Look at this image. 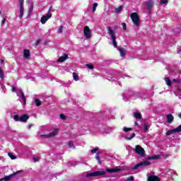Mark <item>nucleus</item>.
Returning <instances> with one entry per match:
<instances>
[{"label": "nucleus", "instance_id": "nucleus-1", "mask_svg": "<svg viewBox=\"0 0 181 181\" xmlns=\"http://www.w3.org/2000/svg\"><path fill=\"white\" fill-rule=\"evenodd\" d=\"M107 30L110 33V37L112 40V45L114 47H118V45L117 44V36L115 35V33L114 32V30H112V28L111 27H107Z\"/></svg>", "mask_w": 181, "mask_h": 181}, {"label": "nucleus", "instance_id": "nucleus-2", "mask_svg": "<svg viewBox=\"0 0 181 181\" xmlns=\"http://www.w3.org/2000/svg\"><path fill=\"white\" fill-rule=\"evenodd\" d=\"M130 18L133 23H134V25L138 28L139 26V24L141 23V19L139 18V16H138V13H132L130 14Z\"/></svg>", "mask_w": 181, "mask_h": 181}, {"label": "nucleus", "instance_id": "nucleus-3", "mask_svg": "<svg viewBox=\"0 0 181 181\" xmlns=\"http://www.w3.org/2000/svg\"><path fill=\"white\" fill-rule=\"evenodd\" d=\"M135 153H137V155H139V156L144 157L146 156V153H145V149L141 146V145H136L135 149H134Z\"/></svg>", "mask_w": 181, "mask_h": 181}, {"label": "nucleus", "instance_id": "nucleus-4", "mask_svg": "<svg viewBox=\"0 0 181 181\" xmlns=\"http://www.w3.org/2000/svg\"><path fill=\"white\" fill-rule=\"evenodd\" d=\"M98 151H100V148L98 147H95L91 150V153L92 155L95 153V158L96 160L98 161L99 165H101L102 162L101 160H100V152H98Z\"/></svg>", "mask_w": 181, "mask_h": 181}, {"label": "nucleus", "instance_id": "nucleus-5", "mask_svg": "<svg viewBox=\"0 0 181 181\" xmlns=\"http://www.w3.org/2000/svg\"><path fill=\"white\" fill-rule=\"evenodd\" d=\"M151 165V162L148 160H144L143 162L137 163L135 166L133 167V170H136V169H139V168H141L142 166H149Z\"/></svg>", "mask_w": 181, "mask_h": 181}, {"label": "nucleus", "instance_id": "nucleus-6", "mask_svg": "<svg viewBox=\"0 0 181 181\" xmlns=\"http://www.w3.org/2000/svg\"><path fill=\"white\" fill-rule=\"evenodd\" d=\"M57 132H59V129H54V131H52L49 134H43L41 135L42 138H52V136H55V135H57Z\"/></svg>", "mask_w": 181, "mask_h": 181}, {"label": "nucleus", "instance_id": "nucleus-7", "mask_svg": "<svg viewBox=\"0 0 181 181\" xmlns=\"http://www.w3.org/2000/svg\"><path fill=\"white\" fill-rule=\"evenodd\" d=\"M176 132H181V124L174 129L168 130L165 133V135L167 136L173 135V134H176Z\"/></svg>", "mask_w": 181, "mask_h": 181}, {"label": "nucleus", "instance_id": "nucleus-8", "mask_svg": "<svg viewBox=\"0 0 181 181\" xmlns=\"http://www.w3.org/2000/svg\"><path fill=\"white\" fill-rule=\"evenodd\" d=\"M23 172L22 170L17 171L16 173L11 174L8 176L4 177V178L0 179V181H9L13 176H16V175H18V173H21Z\"/></svg>", "mask_w": 181, "mask_h": 181}, {"label": "nucleus", "instance_id": "nucleus-9", "mask_svg": "<svg viewBox=\"0 0 181 181\" xmlns=\"http://www.w3.org/2000/svg\"><path fill=\"white\" fill-rule=\"evenodd\" d=\"M25 2V0H18V3L20 5V15H19V19H22L23 17V4Z\"/></svg>", "mask_w": 181, "mask_h": 181}, {"label": "nucleus", "instance_id": "nucleus-10", "mask_svg": "<svg viewBox=\"0 0 181 181\" xmlns=\"http://www.w3.org/2000/svg\"><path fill=\"white\" fill-rule=\"evenodd\" d=\"M83 35L86 39H90L91 37V31L90 30V28H88V26H86L84 28Z\"/></svg>", "mask_w": 181, "mask_h": 181}, {"label": "nucleus", "instance_id": "nucleus-11", "mask_svg": "<svg viewBox=\"0 0 181 181\" xmlns=\"http://www.w3.org/2000/svg\"><path fill=\"white\" fill-rule=\"evenodd\" d=\"M50 18H52V13H48L47 14V16H43L41 18V23L42 25H45V23H46V22H47V21H49V19H50Z\"/></svg>", "mask_w": 181, "mask_h": 181}, {"label": "nucleus", "instance_id": "nucleus-12", "mask_svg": "<svg viewBox=\"0 0 181 181\" xmlns=\"http://www.w3.org/2000/svg\"><path fill=\"white\" fill-rule=\"evenodd\" d=\"M105 175V171H95L91 173L92 177H97L98 176H104Z\"/></svg>", "mask_w": 181, "mask_h": 181}, {"label": "nucleus", "instance_id": "nucleus-13", "mask_svg": "<svg viewBox=\"0 0 181 181\" xmlns=\"http://www.w3.org/2000/svg\"><path fill=\"white\" fill-rule=\"evenodd\" d=\"M153 5H155V3L152 0H148L146 3V6L148 11H151L153 8Z\"/></svg>", "mask_w": 181, "mask_h": 181}, {"label": "nucleus", "instance_id": "nucleus-14", "mask_svg": "<svg viewBox=\"0 0 181 181\" xmlns=\"http://www.w3.org/2000/svg\"><path fill=\"white\" fill-rule=\"evenodd\" d=\"M67 59H69V55L67 54H64L63 56L59 57L57 62H58V63H63V62H66Z\"/></svg>", "mask_w": 181, "mask_h": 181}, {"label": "nucleus", "instance_id": "nucleus-15", "mask_svg": "<svg viewBox=\"0 0 181 181\" xmlns=\"http://www.w3.org/2000/svg\"><path fill=\"white\" fill-rule=\"evenodd\" d=\"M30 118V116L26 115V114H23L20 116V122H26L28 119Z\"/></svg>", "mask_w": 181, "mask_h": 181}, {"label": "nucleus", "instance_id": "nucleus-16", "mask_svg": "<svg viewBox=\"0 0 181 181\" xmlns=\"http://www.w3.org/2000/svg\"><path fill=\"white\" fill-rule=\"evenodd\" d=\"M147 181H160V178L157 175H151L148 177Z\"/></svg>", "mask_w": 181, "mask_h": 181}, {"label": "nucleus", "instance_id": "nucleus-17", "mask_svg": "<svg viewBox=\"0 0 181 181\" xmlns=\"http://www.w3.org/2000/svg\"><path fill=\"white\" fill-rule=\"evenodd\" d=\"M106 170L108 172V173H117L118 172H121V169L117 168H107Z\"/></svg>", "mask_w": 181, "mask_h": 181}, {"label": "nucleus", "instance_id": "nucleus-18", "mask_svg": "<svg viewBox=\"0 0 181 181\" xmlns=\"http://www.w3.org/2000/svg\"><path fill=\"white\" fill-rule=\"evenodd\" d=\"M167 122H168V124H172V122H173V119H175V117H173V115L172 114H168L167 115Z\"/></svg>", "mask_w": 181, "mask_h": 181}, {"label": "nucleus", "instance_id": "nucleus-19", "mask_svg": "<svg viewBox=\"0 0 181 181\" xmlns=\"http://www.w3.org/2000/svg\"><path fill=\"white\" fill-rule=\"evenodd\" d=\"M23 57L25 59H30V51L29 49H24Z\"/></svg>", "mask_w": 181, "mask_h": 181}, {"label": "nucleus", "instance_id": "nucleus-20", "mask_svg": "<svg viewBox=\"0 0 181 181\" xmlns=\"http://www.w3.org/2000/svg\"><path fill=\"white\" fill-rule=\"evenodd\" d=\"M119 52L120 53L121 57H124L125 56V54H127V51L124 48H120L119 49Z\"/></svg>", "mask_w": 181, "mask_h": 181}, {"label": "nucleus", "instance_id": "nucleus-21", "mask_svg": "<svg viewBox=\"0 0 181 181\" xmlns=\"http://www.w3.org/2000/svg\"><path fill=\"white\" fill-rule=\"evenodd\" d=\"M134 115L136 119H141V118H142V115L139 112H134Z\"/></svg>", "mask_w": 181, "mask_h": 181}, {"label": "nucleus", "instance_id": "nucleus-22", "mask_svg": "<svg viewBox=\"0 0 181 181\" xmlns=\"http://www.w3.org/2000/svg\"><path fill=\"white\" fill-rule=\"evenodd\" d=\"M165 81L168 87H172V81L169 78H165Z\"/></svg>", "mask_w": 181, "mask_h": 181}, {"label": "nucleus", "instance_id": "nucleus-23", "mask_svg": "<svg viewBox=\"0 0 181 181\" xmlns=\"http://www.w3.org/2000/svg\"><path fill=\"white\" fill-rule=\"evenodd\" d=\"M20 93L21 94V98H22L24 104H26V98L25 97V94L23 93V90H22V89H20Z\"/></svg>", "mask_w": 181, "mask_h": 181}, {"label": "nucleus", "instance_id": "nucleus-24", "mask_svg": "<svg viewBox=\"0 0 181 181\" xmlns=\"http://www.w3.org/2000/svg\"><path fill=\"white\" fill-rule=\"evenodd\" d=\"M73 77L75 81H78L80 80V78L78 77V74H77V73L74 72Z\"/></svg>", "mask_w": 181, "mask_h": 181}, {"label": "nucleus", "instance_id": "nucleus-25", "mask_svg": "<svg viewBox=\"0 0 181 181\" xmlns=\"http://www.w3.org/2000/svg\"><path fill=\"white\" fill-rule=\"evenodd\" d=\"M0 78H1V80H4L5 78V74H4V71L1 67H0Z\"/></svg>", "mask_w": 181, "mask_h": 181}, {"label": "nucleus", "instance_id": "nucleus-26", "mask_svg": "<svg viewBox=\"0 0 181 181\" xmlns=\"http://www.w3.org/2000/svg\"><path fill=\"white\" fill-rule=\"evenodd\" d=\"M122 6H119L118 8H115V13H121V12L122 11Z\"/></svg>", "mask_w": 181, "mask_h": 181}, {"label": "nucleus", "instance_id": "nucleus-27", "mask_svg": "<svg viewBox=\"0 0 181 181\" xmlns=\"http://www.w3.org/2000/svg\"><path fill=\"white\" fill-rule=\"evenodd\" d=\"M35 105H37V107H40L42 105V102H40V100L37 98L35 99Z\"/></svg>", "mask_w": 181, "mask_h": 181}, {"label": "nucleus", "instance_id": "nucleus-28", "mask_svg": "<svg viewBox=\"0 0 181 181\" xmlns=\"http://www.w3.org/2000/svg\"><path fill=\"white\" fill-rule=\"evenodd\" d=\"M135 136H136V134L135 133H132L130 137H125V139H127V141H131L132 139H133V138H135Z\"/></svg>", "mask_w": 181, "mask_h": 181}, {"label": "nucleus", "instance_id": "nucleus-29", "mask_svg": "<svg viewBox=\"0 0 181 181\" xmlns=\"http://www.w3.org/2000/svg\"><path fill=\"white\" fill-rule=\"evenodd\" d=\"M97 6H98V4L97 3H94L93 5L92 12L94 13L95 11H97Z\"/></svg>", "mask_w": 181, "mask_h": 181}, {"label": "nucleus", "instance_id": "nucleus-30", "mask_svg": "<svg viewBox=\"0 0 181 181\" xmlns=\"http://www.w3.org/2000/svg\"><path fill=\"white\" fill-rule=\"evenodd\" d=\"M14 121H21V117H19V115H16L13 116Z\"/></svg>", "mask_w": 181, "mask_h": 181}, {"label": "nucleus", "instance_id": "nucleus-31", "mask_svg": "<svg viewBox=\"0 0 181 181\" xmlns=\"http://www.w3.org/2000/svg\"><path fill=\"white\" fill-rule=\"evenodd\" d=\"M123 131H124V132H129V131H132V128H131V127H124Z\"/></svg>", "mask_w": 181, "mask_h": 181}, {"label": "nucleus", "instance_id": "nucleus-32", "mask_svg": "<svg viewBox=\"0 0 181 181\" xmlns=\"http://www.w3.org/2000/svg\"><path fill=\"white\" fill-rule=\"evenodd\" d=\"M9 158H11V159H12L13 160L16 159V156H13V154H12V153H8Z\"/></svg>", "mask_w": 181, "mask_h": 181}, {"label": "nucleus", "instance_id": "nucleus-33", "mask_svg": "<svg viewBox=\"0 0 181 181\" xmlns=\"http://www.w3.org/2000/svg\"><path fill=\"white\" fill-rule=\"evenodd\" d=\"M144 131H145V132H148V128H149V125H148V124H146V123H144Z\"/></svg>", "mask_w": 181, "mask_h": 181}, {"label": "nucleus", "instance_id": "nucleus-34", "mask_svg": "<svg viewBox=\"0 0 181 181\" xmlns=\"http://www.w3.org/2000/svg\"><path fill=\"white\" fill-rule=\"evenodd\" d=\"M57 33H63V25H60L57 30Z\"/></svg>", "mask_w": 181, "mask_h": 181}, {"label": "nucleus", "instance_id": "nucleus-35", "mask_svg": "<svg viewBox=\"0 0 181 181\" xmlns=\"http://www.w3.org/2000/svg\"><path fill=\"white\" fill-rule=\"evenodd\" d=\"M59 117L61 119H63L64 121H66L67 119V118L66 117V115H64V114H61Z\"/></svg>", "mask_w": 181, "mask_h": 181}, {"label": "nucleus", "instance_id": "nucleus-36", "mask_svg": "<svg viewBox=\"0 0 181 181\" xmlns=\"http://www.w3.org/2000/svg\"><path fill=\"white\" fill-rule=\"evenodd\" d=\"M69 148H73L74 146L73 141H70L68 144Z\"/></svg>", "mask_w": 181, "mask_h": 181}, {"label": "nucleus", "instance_id": "nucleus-37", "mask_svg": "<svg viewBox=\"0 0 181 181\" xmlns=\"http://www.w3.org/2000/svg\"><path fill=\"white\" fill-rule=\"evenodd\" d=\"M122 26L123 28V30H127V23H122Z\"/></svg>", "mask_w": 181, "mask_h": 181}, {"label": "nucleus", "instance_id": "nucleus-38", "mask_svg": "<svg viewBox=\"0 0 181 181\" xmlns=\"http://www.w3.org/2000/svg\"><path fill=\"white\" fill-rule=\"evenodd\" d=\"M127 180L128 181H132L134 180V176H129L127 178Z\"/></svg>", "mask_w": 181, "mask_h": 181}, {"label": "nucleus", "instance_id": "nucleus-39", "mask_svg": "<svg viewBox=\"0 0 181 181\" xmlns=\"http://www.w3.org/2000/svg\"><path fill=\"white\" fill-rule=\"evenodd\" d=\"M160 4H168V0H160Z\"/></svg>", "mask_w": 181, "mask_h": 181}, {"label": "nucleus", "instance_id": "nucleus-40", "mask_svg": "<svg viewBox=\"0 0 181 181\" xmlns=\"http://www.w3.org/2000/svg\"><path fill=\"white\" fill-rule=\"evenodd\" d=\"M33 159L34 162H39V158H37V157H33Z\"/></svg>", "mask_w": 181, "mask_h": 181}, {"label": "nucleus", "instance_id": "nucleus-41", "mask_svg": "<svg viewBox=\"0 0 181 181\" xmlns=\"http://www.w3.org/2000/svg\"><path fill=\"white\" fill-rule=\"evenodd\" d=\"M148 160H155V158H154V156H149V157H148Z\"/></svg>", "mask_w": 181, "mask_h": 181}, {"label": "nucleus", "instance_id": "nucleus-42", "mask_svg": "<svg viewBox=\"0 0 181 181\" xmlns=\"http://www.w3.org/2000/svg\"><path fill=\"white\" fill-rule=\"evenodd\" d=\"M33 11V4L29 8L28 12H32Z\"/></svg>", "mask_w": 181, "mask_h": 181}, {"label": "nucleus", "instance_id": "nucleus-43", "mask_svg": "<svg viewBox=\"0 0 181 181\" xmlns=\"http://www.w3.org/2000/svg\"><path fill=\"white\" fill-rule=\"evenodd\" d=\"M160 155L154 156V160L160 159Z\"/></svg>", "mask_w": 181, "mask_h": 181}, {"label": "nucleus", "instance_id": "nucleus-44", "mask_svg": "<svg viewBox=\"0 0 181 181\" xmlns=\"http://www.w3.org/2000/svg\"><path fill=\"white\" fill-rule=\"evenodd\" d=\"M13 93H16V88H15V86H12V88H11Z\"/></svg>", "mask_w": 181, "mask_h": 181}, {"label": "nucleus", "instance_id": "nucleus-45", "mask_svg": "<svg viewBox=\"0 0 181 181\" xmlns=\"http://www.w3.org/2000/svg\"><path fill=\"white\" fill-rule=\"evenodd\" d=\"M173 81L174 83H180V80H179V79H173Z\"/></svg>", "mask_w": 181, "mask_h": 181}, {"label": "nucleus", "instance_id": "nucleus-46", "mask_svg": "<svg viewBox=\"0 0 181 181\" xmlns=\"http://www.w3.org/2000/svg\"><path fill=\"white\" fill-rule=\"evenodd\" d=\"M39 43H40V40H37L35 42V46H39Z\"/></svg>", "mask_w": 181, "mask_h": 181}, {"label": "nucleus", "instance_id": "nucleus-47", "mask_svg": "<svg viewBox=\"0 0 181 181\" xmlns=\"http://www.w3.org/2000/svg\"><path fill=\"white\" fill-rule=\"evenodd\" d=\"M86 67H88V69H89V70H91V64H86Z\"/></svg>", "mask_w": 181, "mask_h": 181}, {"label": "nucleus", "instance_id": "nucleus-48", "mask_svg": "<svg viewBox=\"0 0 181 181\" xmlns=\"http://www.w3.org/2000/svg\"><path fill=\"white\" fill-rule=\"evenodd\" d=\"M5 22H6V18H4L1 21L2 25H5Z\"/></svg>", "mask_w": 181, "mask_h": 181}, {"label": "nucleus", "instance_id": "nucleus-49", "mask_svg": "<svg viewBox=\"0 0 181 181\" xmlns=\"http://www.w3.org/2000/svg\"><path fill=\"white\" fill-rule=\"evenodd\" d=\"M32 127H33V124H29L28 126V129H30L32 128Z\"/></svg>", "mask_w": 181, "mask_h": 181}, {"label": "nucleus", "instance_id": "nucleus-50", "mask_svg": "<svg viewBox=\"0 0 181 181\" xmlns=\"http://www.w3.org/2000/svg\"><path fill=\"white\" fill-rule=\"evenodd\" d=\"M86 177H91V173L86 175Z\"/></svg>", "mask_w": 181, "mask_h": 181}, {"label": "nucleus", "instance_id": "nucleus-51", "mask_svg": "<svg viewBox=\"0 0 181 181\" xmlns=\"http://www.w3.org/2000/svg\"><path fill=\"white\" fill-rule=\"evenodd\" d=\"M53 8L52 6H50L49 9L48 11V13H50V11H52V8Z\"/></svg>", "mask_w": 181, "mask_h": 181}, {"label": "nucleus", "instance_id": "nucleus-52", "mask_svg": "<svg viewBox=\"0 0 181 181\" xmlns=\"http://www.w3.org/2000/svg\"><path fill=\"white\" fill-rule=\"evenodd\" d=\"M0 16H1V18L4 17V14L2 13V12L0 11Z\"/></svg>", "mask_w": 181, "mask_h": 181}, {"label": "nucleus", "instance_id": "nucleus-53", "mask_svg": "<svg viewBox=\"0 0 181 181\" xmlns=\"http://www.w3.org/2000/svg\"><path fill=\"white\" fill-rule=\"evenodd\" d=\"M134 125H138V122H134Z\"/></svg>", "mask_w": 181, "mask_h": 181}, {"label": "nucleus", "instance_id": "nucleus-54", "mask_svg": "<svg viewBox=\"0 0 181 181\" xmlns=\"http://www.w3.org/2000/svg\"><path fill=\"white\" fill-rule=\"evenodd\" d=\"M91 69H94V65H91Z\"/></svg>", "mask_w": 181, "mask_h": 181}, {"label": "nucleus", "instance_id": "nucleus-55", "mask_svg": "<svg viewBox=\"0 0 181 181\" xmlns=\"http://www.w3.org/2000/svg\"><path fill=\"white\" fill-rule=\"evenodd\" d=\"M4 59H1V63H4Z\"/></svg>", "mask_w": 181, "mask_h": 181}, {"label": "nucleus", "instance_id": "nucleus-56", "mask_svg": "<svg viewBox=\"0 0 181 181\" xmlns=\"http://www.w3.org/2000/svg\"><path fill=\"white\" fill-rule=\"evenodd\" d=\"M180 52H181V49L180 50H178V53H180Z\"/></svg>", "mask_w": 181, "mask_h": 181}]
</instances>
